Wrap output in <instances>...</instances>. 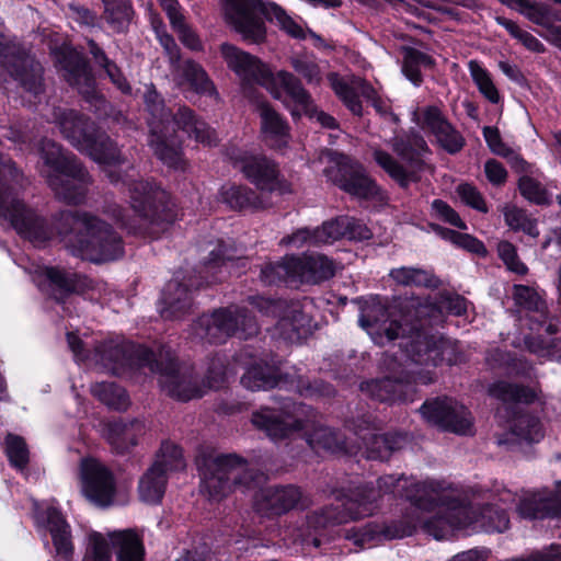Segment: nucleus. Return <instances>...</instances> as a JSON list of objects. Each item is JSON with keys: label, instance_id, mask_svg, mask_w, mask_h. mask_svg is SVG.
I'll use <instances>...</instances> for the list:
<instances>
[{"label": "nucleus", "instance_id": "1", "mask_svg": "<svg viewBox=\"0 0 561 561\" xmlns=\"http://www.w3.org/2000/svg\"><path fill=\"white\" fill-rule=\"evenodd\" d=\"M443 490V483L434 480L416 481L402 474L380 477L377 489L368 484L351 489L337 497L339 505H331L308 517L309 533L299 530L294 540L318 548L321 539L316 533L320 528L375 514L380 499L388 493L407 499L416 515L400 524L368 523L362 527H353L345 533L347 540L359 548H369L382 540L411 536L419 526L437 540L448 539L455 530L469 527L486 533H503L508 528L506 508L515 503L516 494L503 483L495 481L482 494L486 502L479 512L462 503L438 504L444 499Z\"/></svg>", "mask_w": 561, "mask_h": 561}, {"label": "nucleus", "instance_id": "2", "mask_svg": "<svg viewBox=\"0 0 561 561\" xmlns=\"http://www.w3.org/2000/svg\"><path fill=\"white\" fill-rule=\"evenodd\" d=\"M58 125L64 137L79 151L84 152L95 162L104 165L110 181L127 188L133 216L118 205H111L106 213L124 229L131 233L154 236V227L163 229L169 221V196L165 191L152 182L138 180L134 168L121 174L126 159L121 154L116 144L98 129L94 122L72 110L54 107L47 116Z\"/></svg>", "mask_w": 561, "mask_h": 561}, {"label": "nucleus", "instance_id": "3", "mask_svg": "<svg viewBox=\"0 0 561 561\" xmlns=\"http://www.w3.org/2000/svg\"><path fill=\"white\" fill-rule=\"evenodd\" d=\"M20 174L10 161L0 162V219L7 220L19 236L34 247L46 245L58 237L68 251L82 260L103 263L124 253L122 238L102 219L87 213L60 211L54 227L19 198L12 183Z\"/></svg>", "mask_w": 561, "mask_h": 561}, {"label": "nucleus", "instance_id": "4", "mask_svg": "<svg viewBox=\"0 0 561 561\" xmlns=\"http://www.w3.org/2000/svg\"><path fill=\"white\" fill-rule=\"evenodd\" d=\"M67 342L76 362L89 367L113 375H123L134 368H148L159 374L162 391L183 402L202 398L210 390H218L227 381V359L224 355L210 359L204 378L199 380L192 368L176 363L169 348L162 347L154 354L119 336L91 344L72 331L67 332Z\"/></svg>", "mask_w": 561, "mask_h": 561}, {"label": "nucleus", "instance_id": "5", "mask_svg": "<svg viewBox=\"0 0 561 561\" xmlns=\"http://www.w3.org/2000/svg\"><path fill=\"white\" fill-rule=\"evenodd\" d=\"M453 342L417 333L405 340L396 354H385L380 367L385 378L362 382L360 390L380 402L413 401V383L433 382L434 368L460 360Z\"/></svg>", "mask_w": 561, "mask_h": 561}, {"label": "nucleus", "instance_id": "6", "mask_svg": "<svg viewBox=\"0 0 561 561\" xmlns=\"http://www.w3.org/2000/svg\"><path fill=\"white\" fill-rule=\"evenodd\" d=\"M414 307L415 323L408 328L407 317L397 318L394 311L387 308L385 301L378 297H369L360 307L359 325L370 335L375 344L385 345L401 337L411 341L417 333L435 336V339H444L454 343L460 360L456 364L465 362V355L461 352L457 341L449 337L432 333L427 330V325L440 324L446 313L461 316L467 311L468 302L459 295L439 294L434 297L430 296L420 300Z\"/></svg>", "mask_w": 561, "mask_h": 561}, {"label": "nucleus", "instance_id": "7", "mask_svg": "<svg viewBox=\"0 0 561 561\" xmlns=\"http://www.w3.org/2000/svg\"><path fill=\"white\" fill-rule=\"evenodd\" d=\"M144 88V101L149 113V146L163 164L176 171H184L186 162L182 157L181 140L175 134V127L207 146L217 142L216 131L205 122L196 119L186 107L179 108L178 114L172 115L151 84H145Z\"/></svg>", "mask_w": 561, "mask_h": 561}, {"label": "nucleus", "instance_id": "8", "mask_svg": "<svg viewBox=\"0 0 561 561\" xmlns=\"http://www.w3.org/2000/svg\"><path fill=\"white\" fill-rule=\"evenodd\" d=\"M252 425L271 439L279 440L302 433L307 444L316 451L355 453L353 439L342 436L330 427L318 425L314 411L302 403L290 400L282 402L278 410L261 408L252 413Z\"/></svg>", "mask_w": 561, "mask_h": 561}, {"label": "nucleus", "instance_id": "9", "mask_svg": "<svg viewBox=\"0 0 561 561\" xmlns=\"http://www.w3.org/2000/svg\"><path fill=\"white\" fill-rule=\"evenodd\" d=\"M201 476V491L209 499L219 501L233 490L252 491L260 477L249 469L248 463L233 455L201 453L196 457Z\"/></svg>", "mask_w": 561, "mask_h": 561}, {"label": "nucleus", "instance_id": "10", "mask_svg": "<svg viewBox=\"0 0 561 561\" xmlns=\"http://www.w3.org/2000/svg\"><path fill=\"white\" fill-rule=\"evenodd\" d=\"M39 153L43 161L39 172L56 196L68 204L82 203L90 176L81 163L73 156L64 153L59 145L48 139L41 142Z\"/></svg>", "mask_w": 561, "mask_h": 561}, {"label": "nucleus", "instance_id": "11", "mask_svg": "<svg viewBox=\"0 0 561 561\" xmlns=\"http://www.w3.org/2000/svg\"><path fill=\"white\" fill-rule=\"evenodd\" d=\"M260 11L266 20L275 23L288 35L304 37L302 27L277 3L262 0H226L225 16L229 24L247 41H264L266 28L256 14Z\"/></svg>", "mask_w": 561, "mask_h": 561}, {"label": "nucleus", "instance_id": "12", "mask_svg": "<svg viewBox=\"0 0 561 561\" xmlns=\"http://www.w3.org/2000/svg\"><path fill=\"white\" fill-rule=\"evenodd\" d=\"M275 99L282 101L290 111L294 117L307 115L314 119L321 126L335 128V118L322 111H319L301 87L300 82L294 77L293 72H252Z\"/></svg>", "mask_w": 561, "mask_h": 561}, {"label": "nucleus", "instance_id": "13", "mask_svg": "<svg viewBox=\"0 0 561 561\" xmlns=\"http://www.w3.org/2000/svg\"><path fill=\"white\" fill-rule=\"evenodd\" d=\"M335 264L319 253L304 256H285L280 262L268 263L261 270V279L266 285L285 283H318L331 278Z\"/></svg>", "mask_w": 561, "mask_h": 561}, {"label": "nucleus", "instance_id": "14", "mask_svg": "<svg viewBox=\"0 0 561 561\" xmlns=\"http://www.w3.org/2000/svg\"><path fill=\"white\" fill-rule=\"evenodd\" d=\"M236 360L245 369L241 377V385L251 391L268 390L274 387H287L299 392L301 396H331L334 390L330 385L316 382L313 386L306 385L304 380L291 378L290 380L279 375L278 368L266 364L263 359L251 358L248 352L240 353Z\"/></svg>", "mask_w": 561, "mask_h": 561}, {"label": "nucleus", "instance_id": "15", "mask_svg": "<svg viewBox=\"0 0 561 561\" xmlns=\"http://www.w3.org/2000/svg\"><path fill=\"white\" fill-rule=\"evenodd\" d=\"M259 331L254 316L248 314L243 307L230 306L203 314L193 327L194 335L208 343H224L228 337L240 334L248 339Z\"/></svg>", "mask_w": 561, "mask_h": 561}, {"label": "nucleus", "instance_id": "16", "mask_svg": "<svg viewBox=\"0 0 561 561\" xmlns=\"http://www.w3.org/2000/svg\"><path fill=\"white\" fill-rule=\"evenodd\" d=\"M249 304L262 316L277 317L275 333L284 340L297 342L312 330L309 316L311 301L270 300L263 297H249Z\"/></svg>", "mask_w": 561, "mask_h": 561}, {"label": "nucleus", "instance_id": "17", "mask_svg": "<svg viewBox=\"0 0 561 561\" xmlns=\"http://www.w3.org/2000/svg\"><path fill=\"white\" fill-rule=\"evenodd\" d=\"M110 543L115 549L116 561H144L141 538L133 529L114 530L106 535L91 531L83 561H112Z\"/></svg>", "mask_w": 561, "mask_h": 561}, {"label": "nucleus", "instance_id": "18", "mask_svg": "<svg viewBox=\"0 0 561 561\" xmlns=\"http://www.w3.org/2000/svg\"><path fill=\"white\" fill-rule=\"evenodd\" d=\"M346 428L353 433L355 439L353 446L356 447L355 453H362L367 459L386 460L392 451L402 449L407 443V435L394 433L377 435L378 430L370 416H363L357 421L346 423Z\"/></svg>", "mask_w": 561, "mask_h": 561}, {"label": "nucleus", "instance_id": "19", "mask_svg": "<svg viewBox=\"0 0 561 561\" xmlns=\"http://www.w3.org/2000/svg\"><path fill=\"white\" fill-rule=\"evenodd\" d=\"M33 280L41 290L49 291L60 304L62 310L71 316L69 305L73 301L62 300L70 294H80L90 288L91 280L84 275L59 266H37L33 272Z\"/></svg>", "mask_w": 561, "mask_h": 561}, {"label": "nucleus", "instance_id": "20", "mask_svg": "<svg viewBox=\"0 0 561 561\" xmlns=\"http://www.w3.org/2000/svg\"><path fill=\"white\" fill-rule=\"evenodd\" d=\"M80 480L83 495L94 505L108 507L115 503L116 480L103 462L94 458L82 459Z\"/></svg>", "mask_w": 561, "mask_h": 561}, {"label": "nucleus", "instance_id": "21", "mask_svg": "<svg viewBox=\"0 0 561 561\" xmlns=\"http://www.w3.org/2000/svg\"><path fill=\"white\" fill-rule=\"evenodd\" d=\"M34 520L44 538L50 536L56 557L70 560L73 554L71 529L61 512L53 504L34 502Z\"/></svg>", "mask_w": 561, "mask_h": 561}, {"label": "nucleus", "instance_id": "22", "mask_svg": "<svg viewBox=\"0 0 561 561\" xmlns=\"http://www.w3.org/2000/svg\"><path fill=\"white\" fill-rule=\"evenodd\" d=\"M422 416L431 424L456 434H470L472 417L470 412L456 400L437 398L423 403Z\"/></svg>", "mask_w": 561, "mask_h": 561}, {"label": "nucleus", "instance_id": "23", "mask_svg": "<svg viewBox=\"0 0 561 561\" xmlns=\"http://www.w3.org/2000/svg\"><path fill=\"white\" fill-rule=\"evenodd\" d=\"M233 164L257 188L262 191H276L282 194L289 192V185L279 180L277 165L261 153L248 151L231 157Z\"/></svg>", "mask_w": 561, "mask_h": 561}, {"label": "nucleus", "instance_id": "24", "mask_svg": "<svg viewBox=\"0 0 561 561\" xmlns=\"http://www.w3.org/2000/svg\"><path fill=\"white\" fill-rule=\"evenodd\" d=\"M242 73L244 75L241 78L242 81H244L243 93L247 98L252 100L253 104L255 105V111L259 113L261 118V130L264 139L272 147H285L289 137L287 124L275 110H273L267 103L259 100L254 95L252 87H248L252 81L262 85L260 81L256 80L257 75H253L252 72Z\"/></svg>", "mask_w": 561, "mask_h": 561}, {"label": "nucleus", "instance_id": "25", "mask_svg": "<svg viewBox=\"0 0 561 561\" xmlns=\"http://www.w3.org/2000/svg\"><path fill=\"white\" fill-rule=\"evenodd\" d=\"M336 164L339 167L336 174H332L331 170H325V174L339 187L357 198L379 197V187L367 176L362 165L350 163L344 156L340 157Z\"/></svg>", "mask_w": 561, "mask_h": 561}, {"label": "nucleus", "instance_id": "26", "mask_svg": "<svg viewBox=\"0 0 561 561\" xmlns=\"http://www.w3.org/2000/svg\"><path fill=\"white\" fill-rule=\"evenodd\" d=\"M329 81L335 94L354 115H362L363 108L359 96L373 101L379 114L386 115L388 113L387 106L383 105L381 101L376 100V91L374 88L364 80L353 78L351 81H346L340 78L339 72H331Z\"/></svg>", "mask_w": 561, "mask_h": 561}, {"label": "nucleus", "instance_id": "27", "mask_svg": "<svg viewBox=\"0 0 561 561\" xmlns=\"http://www.w3.org/2000/svg\"><path fill=\"white\" fill-rule=\"evenodd\" d=\"M302 493L294 485L267 486L254 496L255 510L265 515H279L302 504Z\"/></svg>", "mask_w": 561, "mask_h": 561}, {"label": "nucleus", "instance_id": "28", "mask_svg": "<svg viewBox=\"0 0 561 561\" xmlns=\"http://www.w3.org/2000/svg\"><path fill=\"white\" fill-rule=\"evenodd\" d=\"M247 259L238 255L236 249H227L222 242L218 249L210 252L209 260L203 267V273L207 275V284L216 283L224 279L232 272L239 274L240 267H245Z\"/></svg>", "mask_w": 561, "mask_h": 561}, {"label": "nucleus", "instance_id": "29", "mask_svg": "<svg viewBox=\"0 0 561 561\" xmlns=\"http://www.w3.org/2000/svg\"><path fill=\"white\" fill-rule=\"evenodd\" d=\"M192 305V290L178 279H172L162 291L159 312L167 320L181 319L191 310Z\"/></svg>", "mask_w": 561, "mask_h": 561}, {"label": "nucleus", "instance_id": "30", "mask_svg": "<svg viewBox=\"0 0 561 561\" xmlns=\"http://www.w3.org/2000/svg\"><path fill=\"white\" fill-rule=\"evenodd\" d=\"M560 497V484L557 488L556 494L551 497H546L540 493H526L517 504V513L522 518L526 519L559 518L558 511L561 508Z\"/></svg>", "mask_w": 561, "mask_h": 561}, {"label": "nucleus", "instance_id": "31", "mask_svg": "<svg viewBox=\"0 0 561 561\" xmlns=\"http://www.w3.org/2000/svg\"><path fill=\"white\" fill-rule=\"evenodd\" d=\"M145 432L144 423L138 420H116L105 424L103 435L117 453L123 454L135 446Z\"/></svg>", "mask_w": 561, "mask_h": 561}, {"label": "nucleus", "instance_id": "32", "mask_svg": "<svg viewBox=\"0 0 561 561\" xmlns=\"http://www.w3.org/2000/svg\"><path fill=\"white\" fill-rule=\"evenodd\" d=\"M511 438L499 439V444L506 443H537L543 437L540 421L529 414L517 413L510 423Z\"/></svg>", "mask_w": 561, "mask_h": 561}, {"label": "nucleus", "instance_id": "33", "mask_svg": "<svg viewBox=\"0 0 561 561\" xmlns=\"http://www.w3.org/2000/svg\"><path fill=\"white\" fill-rule=\"evenodd\" d=\"M218 199L232 210L259 208L261 206L259 197L251 188L236 183L224 184L219 190Z\"/></svg>", "mask_w": 561, "mask_h": 561}, {"label": "nucleus", "instance_id": "34", "mask_svg": "<svg viewBox=\"0 0 561 561\" xmlns=\"http://www.w3.org/2000/svg\"><path fill=\"white\" fill-rule=\"evenodd\" d=\"M167 481L164 470L158 469V465H152L139 480L140 500L148 504L160 503L167 489Z\"/></svg>", "mask_w": 561, "mask_h": 561}, {"label": "nucleus", "instance_id": "35", "mask_svg": "<svg viewBox=\"0 0 561 561\" xmlns=\"http://www.w3.org/2000/svg\"><path fill=\"white\" fill-rule=\"evenodd\" d=\"M0 64L7 70H34L33 58L15 41H0Z\"/></svg>", "mask_w": 561, "mask_h": 561}, {"label": "nucleus", "instance_id": "36", "mask_svg": "<svg viewBox=\"0 0 561 561\" xmlns=\"http://www.w3.org/2000/svg\"><path fill=\"white\" fill-rule=\"evenodd\" d=\"M389 276L402 286L434 288L439 284L438 278L430 271L419 267H398L389 272Z\"/></svg>", "mask_w": 561, "mask_h": 561}, {"label": "nucleus", "instance_id": "37", "mask_svg": "<svg viewBox=\"0 0 561 561\" xmlns=\"http://www.w3.org/2000/svg\"><path fill=\"white\" fill-rule=\"evenodd\" d=\"M489 393L504 403H530L537 398L534 389L497 381L490 386Z\"/></svg>", "mask_w": 561, "mask_h": 561}, {"label": "nucleus", "instance_id": "38", "mask_svg": "<svg viewBox=\"0 0 561 561\" xmlns=\"http://www.w3.org/2000/svg\"><path fill=\"white\" fill-rule=\"evenodd\" d=\"M103 3L104 19L112 30L117 33L127 30L134 13L130 0H103Z\"/></svg>", "mask_w": 561, "mask_h": 561}, {"label": "nucleus", "instance_id": "39", "mask_svg": "<svg viewBox=\"0 0 561 561\" xmlns=\"http://www.w3.org/2000/svg\"><path fill=\"white\" fill-rule=\"evenodd\" d=\"M539 171H527L518 180V188L523 197L534 204L542 205L549 202V194L541 181Z\"/></svg>", "mask_w": 561, "mask_h": 561}, {"label": "nucleus", "instance_id": "40", "mask_svg": "<svg viewBox=\"0 0 561 561\" xmlns=\"http://www.w3.org/2000/svg\"><path fill=\"white\" fill-rule=\"evenodd\" d=\"M220 55L230 70H262L261 61L241 48L224 43Z\"/></svg>", "mask_w": 561, "mask_h": 561}, {"label": "nucleus", "instance_id": "41", "mask_svg": "<svg viewBox=\"0 0 561 561\" xmlns=\"http://www.w3.org/2000/svg\"><path fill=\"white\" fill-rule=\"evenodd\" d=\"M505 224L514 231H523L524 233L537 238L539 230L537 220L529 216L526 210L514 204H507L502 208Z\"/></svg>", "mask_w": 561, "mask_h": 561}, {"label": "nucleus", "instance_id": "42", "mask_svg": "<svg viewBox=\"0 0 561 561\" xmlns=\"http://www.w3.org/2000/svg\"><path fill=\"white\" fill-rule=\"evenodd\" d=\"M91 393L115 410H125L129 404L126 391L115 382H95L91 386Z\"/></svg>", "mask_w": 561, "mask_h": 561}, {"label": "nucleus", "instance_id": "43", "mask_svg": "<svg viewBox=\"0 0 561 561\" xmlns=\"http://www.w3.org/2000/svg\"><path fill=\"white\" fill-rule=\"evenodd\" d=\"M374 159L379 167L403 187L416 180L413 172L408 171L404 167L399 164L391 154L381 149L374 150Z\"/></svg>", "mask_w": 561, "mask_h": 561}, {"label": "nucleus", "instance_id": "44", "mask_svg": "<svg viewBox=\"0 0 561 561\" xmlns=\"http://www.w3.org/2000/svg\"><path fill=\"white\" fill-rule=\"evenodd\" d=\"M153 465H158V469L164 470V473H168L184 470L186 462L182 449L178 445L171 442H164L161 445Z\"/></svg>", "mask_w": 561, "mask_h": 561}, {"label": "nucleus", "instance_id": "45", "mask_svg": "<svg viewBox=\"0 0 561 561\" xmlns=\"http://www.w3.org/2000/svg\"><path fill=\"white\" fill-rule=\"evenodd\" d=\"M427 149L426 142L419 134H411L405 138H396L393 150L402 160L416 163L420 156Z\"/></svg>", "mask_w": 561, "mask_h": 561}, {"label": "nucleus", "instance_id": "46", "mask_svg": "<svg viewBox=\"0 0 561 561\" xmlns=\"http://www.w3.org/2000/svg\"><path fill=\"white\" fill-rule=\"evenodd\" d=\"M512 297L515 305L526 311H536L542 313L545 301L535 287L526 285H514Z\"/></svg>", "mask_w": 561, "mask_h": 561}, {"label": "nucleus", "instance_id": "47", "mask_svg": "<svg viewBox=\"0 0 561 561\" xmlns=\"http://www.w3.org/2000/svg\"><path fill=\"white\" fill-rule=\"evenodd\" d=\"M181 75L180 84L185 91H194L197 94L207 95L214 100L218 99V93L214 83L209 80L206 72H179Z\"/></svg>", "mask_w": 561, "mask_h": 561}, {"label": "nucleus", "instance_id": "48", "mask_svg": "<svg viewBox=\"0 0 561 561\" xmlns=\"http://www.w3.org/2000/svg\"><path fill=\"white\" fill-rule=\"evenodd\" d=\"M508 7L518 10L529 21L538 24L546 25L548 22L549 11L543 4L533 2L530 0H501Z\"/></svg>", "mask_w": 561, "mask_h": 561}, {"label": "nucleus", "instance_id": "49", "mask_svg": "<svg viewBox=\"0 0 561 561\" xmlns=\"http://www.w3.org/2000/svg\"><path fill=\"white\" fill-rule=\"evenodd\" d=\"M346 225L347 221L342 219V216L323 222L320 228L314 229L316 243L318 245L331 244L336 240L345 238L346 230L344 229Z\"/></svg>", "mask_w": 561, "mask_h": 561}, {"label": "nucleus", "instance_id": "50", "mask_svg": "<svg viewBox=\"0 0 561 561\" xmlns=\"http://www.w3.org/2000/svg\"><path fill=\"white\" fill-rule=\"evenodd\" d=\"M4 445L10 463L18 469H24L28 462V448L25 440L18 435L9 434Z\"/></svg>", "mask_w": 561, "mask_h": 561}, {"label": "nucleus", "instance_id": "51", "mask_svg": "<svg viewBox=\"0 0 561 561\" xmlns=\"http://www.w3.org/2000/svg\"><path fill=\"white\" fill-rule=\"evenodd\" d=\"M413 121L425 131L434 136L444 129L448 122L436 106L425 107L421 114L413 112Z\"/></svg>", "mask_w": 561, "mask_h": 561}, {"label": "nucleus", "instance_id": "52", "mask_svg": "<svg viewBox=\"0 0 561 561\" xmlns=\"http://www.w3.org/2000/svg\"><path fill=\"white\" fill-rule=\"evenodd\" d=\"M65 80L77 88L88 101H98L100 99L95 89L94 72H66Z\"/></svg>", "mask_w": 561, "mask_h": 561}, {"label": "nucleus", "instance_id": "53", "mask_svg": "<svg viewBox=\"0 0 561 561\" xmlns=\"http://www.w3.org/2000/svg\"><path fill=\"white\" fill-rule=\"evenodd\" d=\"M526 345L531 353L539 357L561 362V340L550 339L545 341L530 337L526 340Z\"/></svg>", "mask_w": 561, "mask_h": 561}, {"label": "nucleus", "instance_id": "54", "mask_svg": "<svg viewBox=\"0 0 561 561\" xmlns=\"http://www.w3.org/2000/svg\"><path fill=\"white\" fill-rule=\"evenodd\" d=\"M497 253L508 271L518 275H525L528 272V267L519 260L517 250L511 242L501 241L497 244Z\"/></svg>", "mask_w": 561, "mask_h": 561}, {"label": "nucleus", "instance_id": "55", "mask_svg": "<svg viewBox=\"0 0 561 561\" xmlns=\"http://www.w3.org/2000/svg\"><path fill=\"white\" fill-rule=\"evenodd\" d=\"M403 70H419L420 68L436 67L432 56L414 47H402Z\"/></svg>", "mask_w": 561, "mask_h": 561}, {"label": "nucleus", "instance_id": "56", "mask_svg": "<svg viewBox=\"0 0 561 561\" xmlns=\"http://www.w3.org/2000/svg\"><path fill=\"white\" fill-rule=\"evenodd\" d=\"M444 129H440L435 138L439 146L449 153H457L465 145L463 137L448 123L444 125Z\"/></svg>", "mask_w": 561, "mask_h": 561}, {"label": "nucleus", "instance_id": "57", "mask_svg": "<svg viewBox=\"0 0 561 561\" xmlns=\"http://www.w3.org/2000/svg\"><path fill=\"white\" fill-rule=\"evenodd\" d=\"M173 30L178 33L181 42L192 50L202 48V43L194 31L185 23L183 14L176 16V20H170Z\"/></svg>", "mask_w": 561, "mask_h": 561}, {"label": "nucleus", "instance_id": "58", "mask_svg": "<svg viewBox=\"0 0 561 561\" xmlns=\"http://www.w3.org/2000/svg\"><path fill=\"white\" fill-rule=\"evenodd\" d=\"M12 79L20 83L21 88L37 98L43 91V78L41 72H9Z\"/></svg>", "mask_w": 561, "mask_h": 561}, {"label": "nucleus", "instance_id": "59", "mask_svg": "<svg viewBox=\"0 0 561 561\" xmlns=\"http://www.w3.org/2000/svg\"><path fill=\"white\" fill-rule=\"evenodd\" d=\"M432 216L444 220L461 230L467 229L466 224L462 221L459 215L442 199H435L432 203Z\"/></svg>", "mask_w": 561, "mask_h": 561}, {"label": "nucleus", "instance_id": "60", "mask_svg": "<svg viewBox=\"0 0 561 561\" xmlns=\"http://www.w3.org/2000/svg\"><path fill=\"white\" fill-rule=\"evenodd\" d=\"M457 193L460 199L468 206L482 213L488 211L484 198L482 197L480 192L471 184L463 183L458 185Z\"/></svg>", "mask_w": 561, "mask_h": 561}, {"label": "nucleus", "instance_id": "61", "mask_svg": "<svg viewBox=\"0 0 561 561\" xmlns=\"http://www.w3.org/2000/svg\"><path fill=\"white\" fill-rule=\"evenodd\" d=\"M279 244L295 249H300L305 245H318L316 243L314 230L308 228L297 229L291 234L284 237Z\"/></svg>", "mask_w": 561, "mask_h": 561}, {"label": "nucleus", "instance_id": "62", "mask_svg": "<svg viewBox=\"0 0 561 561\" xmlns=\"http://www.w3.org/2000/svg\"><path fill=\"white\" fill-rule=\"evenodd\" d=\"M153 30L157 36V39L159 41L160 45L163 47L165 54L170 58L171 62H175L180 58V49L174 41V38L168 34L165 31L164 25L161 23L153 24Z\"/></svg>", "mask_w": 561, "mask_h": 561}, {"label": "nucleus", "instance_id": "63", "mask_svg": "<svg viewBox=\"0 0 561 561\" xmlns=\"http://www.w3.org/2000/svg\"><path fill=\"white\" fill-rule=\"evenodd\" d=\"M483 137L493 153L502 157H508L512 153V150L502 141L497 128L485 126Z\"/></svg>", "mask_w": 561, "mask_h": 561}, {"label": "nucleus", "instance_id": "64", "mask_svg": "<svg viewBox=\"0 0 561 561\" xmlns=\"http://www.w3.org/2000/svg\"><path fill=\"white\" fill-rule=\"evenodd\" d=\"M479 91L492 103L500 101V94L488 72H471Z\"/></svg>", "mask_w": 561, "mask_h": 561}]
</instances>
